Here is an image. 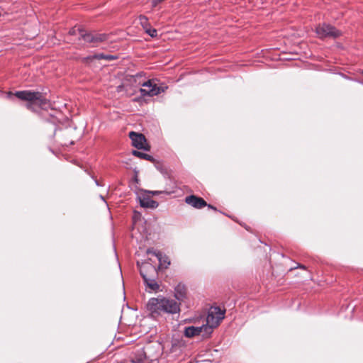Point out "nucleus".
<instances>
[{
  "label": "nucleus",
  "instance_id": "obj_11",
  "mask_svg": "<svg viewBox=\"0 0 363 363\" xmlns=\"http://www.w3.org/2000/svg\"><path fill=\"white\" fill-rule=\"evenodd\" d=\"M129 137L132 141L133 146L135 147L146 151L150 150V147L146 143V139L143 134L131 131L129 133Z\"/></svg>",
  "mask_w": 363,
  "mask_h": 363
},
{
  "label": "nucleus",
  "instance_id": "obj_31",
  "mask_svg": "<svg viewBox=\"0 0 363 363\" xmlns=\"http://www.w3.org/2000/svg\"><path fill=\"white\" fill-rule=\"evenodd\" d=\"M362 74H363V70L362 71Z\"/></svg>",
  "mask_w": 363,
  "mask_h": 363
},
{
  "label": "nucleus",
  "instance_id": "obj_7",
  "mask_svg": "<svg viewBox=\"0 0 363 363\" xmlns=\"http://www.w3.org/2000/svg\"><path fill=\"white\" fill-rule=\"evenodd\" d=\"M201 334L203 338H208L211 334V328L203 325L199 327H186L184 330V335L187 337H192Z\"/></svg>",
  "mask_w": 363,
  "mask_h": 363
},
{
  "label": "nucleus",
  "instance_id": "obj_15",
  "mask_svg": "<svg viewBox=\"0 0 363 363\" xmlns=\"http://www.w3.org/2000/svg\"><path fill=\"white\" fill-rule=\"evenodd\" d=\"M157 254H158V257L157 258L160 262V266L164 269L168 268L171 264L170 259H169V257L166 255L163 254L162 252L157 253Z\"/></svg>",
  "mask_w": 363,
  "mask_h": 363
},
{
  "label": "nucleus",
  "instance_id": "obj_17",
  "mask_svg": "<svg viewBox=\"0 0 363 363\" xmlns=\"http://www.w3.org/2000/svg\"><path fill=\"white\" fill-rule=\"evenodd\" d=\"M184 346L182 341L179 340H174L172 342V347L170 351L175 352L177 350H181V348Z\"/></svg>",
  "mask_w": 363,
  "mask_h": 363
},
{
  "label": "nucleus",
  "instance_id": "obj_1",
  "mask_svg": "<svg viewBox=\"0 0 363 363\" xmlns=\"http://www.w3.org/2000/svg\"><path fill=\"white\" fill-rule=\"evenodd\" d=\"M140 274L143 279L145 289L147 292H157L160 290V284L156 280L157 274L155 267L149 262L141 264L138 262Z\"/></svg>",
  "mask_w": 363,
  "mask_h": 363
},
{
  "label": "nucleus",
  "instance_id": "obj_25",
  "mask_svg": "<svg viewBox=\"0 0 363 363\" xmlns=\"http://www.w3.org/2000/svg\"><path fill=\"white\" fill-rule=\"evenodd\" d=\"M79 30H80V29L79 28L76 29L75 28H72V29L69 30V33L71 35H76L77 32L79 33Z\"/></svg>",
  "mask_w": 363,
  "mask_h": 363
},
{
  "label": "nucleus",
  "instance_id": "obj_5",
  "mask_svg": "<svg viewBox=\"0 0 363 363\" xmlns=\"http://www.w3.org/2000/svg\"><path fill=\"white\" fill-rule=\"evenodd\" d=\"M79 30V39H82L86 43H92L94 46L99 43L104 42L107 39V35L105 33H99L96 32H88L84 30Z\"/></svg>",
  "mask_w": 363,
  "mask_h": 363
},
{
  "label": "nucleus",
  "instance_id": "obj_8",
  "mask_svg": "<svg viewBox=\"0 0 363 363\" xmlns=\"http://www.w3.org/2000/svg\"><path fill=\"white\" fill-rule=\"evenodd\" d=\"M148 350L149 347L137 350L131 358L132 363H152L154 359H157V357L150 355Z\"/></svg>",
  "mask_w": 363,
  "mask_h": 363
},
{
  "label": "nucleus",
  "instance_id": "obj_2",
  "mask_svg": "<svg viewBox=\"0 0 363 363\" xmlns=\"http://www.w3.org/2000/svg\"><path fill=\"white\" fill-rule=\"evenodd\" d=\"M14 95L19 99L27 101L26 107L33 111L35 106H43L46 103V99L39 91H32L28 90L16 91Z\"/></svg>",
  "mask_w": 363,
  "mask_h": 363
},
{
  "label": "nucleus",
  "instance_id": "obj_29",
  "mask_svg": "<svg viewBox=\"0 0 363 363\" xmlns=\"http://www.w3.org/2000/svg\"><path fill=\"white\" fill-rule=\"evenodd\" d=\"M298 267L305 269V266L301 265V264H299Z\"/></svg>",
  "mask_w": 363,
  "mask_h": 363
},
{
  "label": "nucleus",
  "instance_id": "obj_9",
  "mask_svg": "<svg viewBox=\"0 0 363 363\" xmlns=\"http://www.w3.org/2000/svg\"><path fill=\"white\" fill-rule=\"evenodd\" d=\"M162 296L151 298L147 303V310L152 315H159L163 313Z\"/></svg>",
  "mask_w": 363,
  "mask_h": 363
},
{
  "label": "nucleus",
  "instance_id": "obj_22",
  "mask_svg": "<svg viewBox=\"0 0 363 363\" xmlns=\"http://www.w3.org/2000/svg\"><path fill=\"white\" fill-rule=\"evenodd\" d=\"M149 193L153 196H157L161 194H165L167 195H169L172 192L167 191H149Z\"/></svg>",
  "mask_w": 363,
  "mask_h": 363
},
{
  "label": "nucleus",
  "instance_id": "obj_23",
  "mask_svg": "<svg viewBox=\"0 0 363 363\" xmlns=\"http://www.w3.org/2000/svg\"><path fill=\"white\" fill-rule=\"evenodd\" d=\"M94 60H96L95 57H94V55H89L87 57L82 58V62L86 63V64L91 62Z\"/></svg>",
  "mask_w": 363,
  "mask_h": 363
},
{
  "label": "nucleus",
  "instance_id": "obj_26",
  "mask_svg": "<svg viewBox=\"0 0 363 363\" xmlns=\"http://www.w3.org/2000/svg\"><path fill=\"white\" fill-rule=\"evenodd\" d=\"M94 182H95L96 186H102V184H100L99 182L97 179H94Z\"/></svg>",
  "mask_w": 363,
  "mask_h": 363
},
{
  "label": "nucleus",
  "instance_id": "obj_28",
  "mask_svg": "<svg viewBox=\"0 0 363 363\" xmlns=\"http://www.w3.org/2000/svg\"><path fill=\"white\" fill-rule=\"evenodd\" d=\"M207 206L209 208H212V209H214V210H216V208L215 207H213V206L211 205H207Z\"/></svg>",
  "mask_w": 363,
  "mask_h": 363
},
{
  "label": "nucleus",
  "instance_id": "obj_14",
  "mask_svg": "<svg viewBox=\"0 0 363 363\" xmlns=\"http://www.w3.org/2000/svg\"><path fill=\"white\" fill-rule=\"evenodd\" d=\"M140 205L143 208L155 209L157 208L159 203L149 197H143L140 198Z\"/></svg>",
  "mask_w": 363,
  "mask_h": 363
},
{
  "label": "nucleus",
  "instance_id": "obj_20",
  "mask_svg": "<svg viewBox=\"0 0 363 363\" xmlns=\"http://www.w3.org/2000/svg\"><path fill=\"white\" fill-rule=\"evenodd\" d=\"M145 32L152 38L157 36V30L155 28H151L150 26L145 29Z\"/></svg>",
  "mask_w": 363,
  "mask_h": 363
},
{
  "label": "nucleus",
  "instance_id": "obj_13",
  "mask_svg": "<svg viewBox=\"0 0 363 363\" xmlns=\"http://www.w3.org/2000/svg\"><path fill=\"white\" fill-rule=\"evenodd\" d=\"M174 298L179 302L184 301L187 297V289L183 283H179L174 291Z\"/></svg>",
  "mask_w": 363,
  "mask_h": 363
},
{
  "label": "nucleus",
  "instance_id": "obj_19",
  "mask_svg": "<svg viewBox=\"0 0 363 363\" xmlns=\"http://www.w3.org/2000/svg\"><path fill=\"white\" fill-rule=\"evenodd\" d=\"M139 21H140V25L142 26V27L144 29H146L150 26V25L148 22V18L145 16L140 15L139 16Z\"/></svg>",
  "mask_w": 363,
  "mask_h": 363
},
{
  "label": "nucleus",
  "instance_id": "obj_12",
  "mask_svg": "<svg viewBox=\"0 0 363 363\" xmlns=\"http://www.w3.org/2000/svg\"><path fill=\"white\" fill-rule=\"evenodd\" d=\"M185 202L197 209H201L207 206V203L203 199L194 195L186 196L185 198Z\"/></svg>",
  "mask_w": 363,
  "mask_h": 363
},
{
  "label": "nucleus",
  "instance_id": "obj_27",
  "mask_svg": "<svg viewBox=\"0 0 363 363\" xmlns=\"http://www.w3.org/2000/svg\"><path fill=\"white\" fill-rule=\"evenodd\" d=\"M99 198L106 203V206H108L104 197L102 195H100Z\"/></svg>",
  "mask_w": 363,
  "mask_h": 363
},
{
  "label": "nucleus",
  "instance_id": "obj_4",
  "mask_svg": "<svg viewBox=\"0 0 363 363\" xmlns=\"http://www.w3.org/2000/svg\"><path fill=\"white\" fill-rule=\"evenodd\" d=\"M315 33L320 38H329L335 39L342 35L340 30L325 23L319 24L315 28Z\"/></svg>",
  "mask_w": 363,
  "mask_h": 363
},
{
  "label": "nucleus",
  "instance_id": "obj_10",
  "mask_svg": "<svg viewBox=\"0 0 363 363\" xmlns=\"http://www.w3.org/2000/svg\"><path fill=\"white\" fill-rule=\"evenodd\" d=\"M163 313L177 314L180 313V303L162 296Z\"/></svg>",
  "mask_w": 363,
  "mask_h": 363
},
{
  "label": "nucleus",
  "instance_id": "obj_3",
  "mask_svg": "<svg viewBox=\"0 0 363 363\" xmlns=\"http://www.w3.org/2000/svg\"><path fill=\"white\" fill-rule=\"evenodd\" d=\"M225 310H222L220 307L216 306L211 308L206 318V326L211 328V333L213 329L216 328L220 322L225 318Z\"/></svg>",
  "mask_w": 363,
  "mask_h": 363
},
{
  "label": "nucleus",
  "instance_id": "obj_30",
  "mask_svg": "<svg viewBox=\"0 0 363 363\" xmlns=\"http://www.w3.org/2000/svg\"><path fill=\"white\" fill-rule=\"evenodd\" d=\"M121 87H122L121 86H118V88H117V89H118V91H120V90H121Z\"/></svg>",
  "mask_w": 363,
  "mask_h": 363
},
{
  "label": "nucleus",
  "instance_id": "obj_24",
  "mask_svg": "<svg viewBox=\"0 0 363 363\" xmlns=\"http://www.w3.org/2000/svg\"><path fill=\"white\" fill-rule=\"evenodd\" d=\"M164 0H150L151 4L152 7L157 6L160 3L163 1Z\"/></svg>",
  "mask_w": 363,
  "mask_h": 363
},
{
  "label": "nucleus",
  "instance_id": "obj_16",
  "mask_svg": "<svg viewBox=\"0 0 363 363\" xmlns=\"http://www.w3.org/2000/svg\"><path fill=\"white\" fill-rule=\"evenodd\" d=\"M132 154L139 158L144 159L150 162H154L155 160L152 156L138 150H133Z\"/></svg>",
  "mask_w": 363,
  "mask_h": 363
},
{
  "label": "nucleus",
  "instance_id": "obj_18",
  "mask_svg": "<svg viewBox=\"0 0 363 363\" xmlns=\"http://www.w3.org/2000/svg\"><path fill=\"white\" fill-rule=\"evenodd\" d=\"M94 57H95L96 60H106L108 61L116 60L117 58V57L115 55H105L104 53L95 54L94 55Z\"/></svg>",
  "mask_w": 363,
  "mask_h": 363
},
{
  "label": "nucleus",
  "instance_id": "obj_6",
  "mask_svg": "<svg viewBox=\"0 0 363 363\" xmlns=\"http://www.w3.org/2000/svg\"><path fill=\"white\" fill-rule=\"evenodd\" d=\"M142 86L146 87L145 89H140V92L143 96H154L160 94L164 91V89L167 87L159 86L155 82L154 80H148L142 84Z\"/></svg>",
  "mask_w": 363,
  "mask_h": 363
},
{
  "label": "nucleus",
  "instance_id": "obj_21",
  "mask_svg": "<svg viewBox=\"0 0 363 363\" xmlns=\"http://www.w3.org/2000/svg\"><path fill=\"white\" fill-rule=\"evenodd\" d=\"M147 254L148 255H152L155 256L156 257H158L157 253H161L162 252L155 250L154 248H148L146 251Z\"/></svg>",
  "mask_w": 363,
  "mask_h": 363
}]
</instances>
